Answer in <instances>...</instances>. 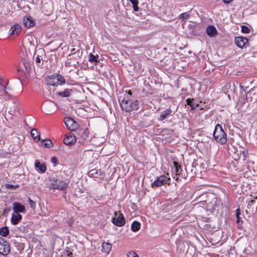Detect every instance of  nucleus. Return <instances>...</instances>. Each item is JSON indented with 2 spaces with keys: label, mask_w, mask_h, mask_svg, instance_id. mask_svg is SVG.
I'll return each mask as SVG.
<instances>
[{
  "label": "nucleus",
  "mask_w": 257,
  "mask_h": 257,
  "mask_svg": "<svg viewBox=\"0 0 257 257\" xmlns=\"http://www.w3.org/2000/svg\"><path fill=\"white\" fill-rule=\"evenodd\" d=\"M237 220H236V223L238 225H241L242 223V221L241 220V217L240 216L236 217Z\"/></svg>",
  "instance_id": "40"
},
{
  "label": "nucleus",
  "mask_w": 257,
  "mask_h": 257,
  "mask_svg": "<svg viewBox=\"0 0 257 257\" xmlns=\"http://www.w3.org/2000/svg\"><path fill=\"white\" fill-rule=\"evenodd\" d=\"M41 143L43 144L46 148H51L53 146V143L51 140L49 139L43 140Z\"/></svg>",
  "instance_id": "31"
},
{
  "label": "nucleus",
  "mask_w": 257,
  "mask_h": 257,
  "mask_svg": "<svg viewBox=\"0 0 257 257\" xmlns=\"http://www.w3.org/2000/svg\"><path fill=\"white\" fill-rule=\"evenodd\" d=\"M250 202L252 203H254L255 202V200H251L250 201Z\"/></svg>",
  "instance_id": "52"
},
{
  "label": "nucleus",
  "mask_w": 257,
  "mask_h": 257,
  "mask_svg": "<svg viewBox=\"0 0 257 257\" xmlns=\"http://www.w3.org/2000/svg\"><path fill=\"white\" fill-rule=\"evenodd\" d=\"M189 16H190L189 14H188L187 12H186V13L181 14L179 16V19H181V20L187 19L189 17Z\"/></svg>",
  "instance_id": "34"
},
{
  "label": "nucleus",
  "mask_w": 257,
  "mask_h": 257,
  "mask_svg": "<svg viewBox=\"0 0 257 257\" xmlns=\"http://www.w3.org/2000/svg\"><path fill=\"white\" fill-rule=\"evenodd\" d=\"M78 132L79 134H81V138L83 140H85L88 137L89 132L87 128H80L76 131V132Z\"/></svg>",
  "instance_id": "21"
},
{
  "label": "nucleus",
  "mask_w": 257,
  "mask_h": 257,
  "mask_svg": "<svg viewBox=\"0 0 257 257\" xmlns=\"http://www.w3.org/2000/svg\"><path fill=\"white\" fill-rule=\"evenodd\" d=\"M213 135L214 140L221 145L225 144L226 143V135L220 124H218L215 126Z\"/></svg>",
  "instance_id": "2"
},
{
  "label": "nucleus",
  "mask_w": 257,
  "mask_h": 257,
  "mask_svg": "<svg viewBox=\"0 0 257 257\" xmlns=\"http://www.w3.org/2000/svg\"><path fill=\"white\" fill-rule=\"evenodd\" d=\"M128 94L130 95H131L132 94V92L131 90H128V92H127Z\"/></svg>",
  "instance_id": "51"
},
{
  "label": "nucleus",
  "mask_w": 257,
  "mask_h": 257,
  "mask_svg": "<svg viewBox=\"0 0 257 257\" xmlns=\"http://www.w3.org/2000/svg\"><path fill=\"white\" fill-rule=\"evenodd\" d=\"M206 33L210 37H213L217 35V31L214 26H209L206 29Z\"/></svg>",
  "instance_id": "18"
},
{
  "label": "nucleus",
  "mask_w": 257,
  "mask_h": 257,
  "mask_svg": "<svg viewBox=\"0 0 257 257\" xmlns=\"http://www.w3.org/2000/svg\"><path fill=\"white\" fill-rule=\"evenodd\" d=\"M78 192L80 193V194L84 193V191L82 189H79Z\"/></svg>",
  "instance_id": "49"
},
{
  "label": "nucleus",
  "mask_w": 257,
  "mask_h": 257,
  "mask_svg": "<svg viewBox=\"0 0 257 257\" xmlns=\"http://www.w3.org/2000/svg\"><path fill=\"white\" fill-rule=\"evenodd\" d=\"M72 92V90L71 89L67 88L64 90L63 91H59L57 92V94L58 96L65 97H68L70 95V93Z\"/></svg>",
  "instance_id": "24"
},
{
  "label": "nucleus",
  "mask_w": 257,
  "mask_h": 257,
  "mask_svg": "<svg viewBox=\"0 0 257 257\" xmlns=\"http://www.w3.org/2000/svg\"><path fill=\"white\" fill-rule=\"evenodd\" d=\"M231 1H232V0H223V2H224V3H225L226 4H229Z\"/></svg>",
  "instance_id": "47"
},
{
  "label": "nucleus",
  "mask_w": 257,
  "mask_h": 257,
  "mask_svg": "<svg viewBox=\"0 0 257 257\" xmlns=\"http://www.w3.org/2000/svg\"><path fill=\"white\" fill-rule=\"evenodd\" d=\"M6 85L3 86H0V96H3L5 95H8L10 96V94L6 90Z\"/></svg>",
  "instance_id": "33"
},
{
  "label": "nucleus",
  "mask_w": 257,
  "mask_h": 257,
  "mask_svg": "<svg viewBox=\"0 0 257 257\" xmlns=\"http://www.w3.org/2000/svg\"><path fill=\"white\" fill-rule=\"evenodd\" d=\"M28 199L31 206L32 207H33V206L35 205V203L33 200H32L30 198H29Z\"/></svg>",
  "instance_id": "42"
},
{
  "label": "nucleus",
  "mask_w": 257,
  "mask_h": 257,
  "mask_svg": "<svg viewBox=\"0 0 257 257\" xmlns=\"http://www.w3.org/2000/svg\"><path fill=\"white\" fill-rule=\"evenodd\" d=\"M66 252L67 254V255L69 257H72L73 253H72V251H71V249L70 248H67L66 249Z\"/></svg>",
  "instance_id": "39"
},
{
  "label": "nucleus",
  "mask_w": 257,
  "mask_h": 257,
  "mask_svg": "<svg viewBox=\"0 0 257 257\" xmlns=\"http://www.w3.org/2000/svg\"><path fill=\"white\" fill-rule=\"evenodd\" d=\"M241 32L243 33L248 34L250 33V29L246 26H241Z\"/></svg>",
  "instance_id": "35"
},
{
  "label": "nucleus",
  "mask_w": 257,
  "mask_h": 257,
  "mask_svg": "<svg viewBox=\"0 0 257 257\" xmlns=\"http://www.w3.org/2000/svg\"><path fill=\"white\" fill-rule=\"evenodd\" d=\"M170 178L165 175H161L157 178L155 181L152 183V188L160 187L165 184H170Z\"/></svg>",
  "instance_id": "5"
},
{
  "label": "nucleus",
  "mask_w": 257,
  "mask_h": 257,
  "mask_svg": "<svg viewBox=\"0 0 257 257\" xmlns=\"http://www.w3.org/2000/svg\"><path fill=\"white\" fill-rule=\"evenodd\" d=\"M120 105L121 109L126 112H130L137 110L139 108V103L137 100H130L126 97H124L121 102Z\"/></svg>",
  "instance_id": "1"
},
{
  "label": "nucleus",
  "mask_w": 257,
  "mask_h": 257,
  "mask_svg": "<svg viewBox=\"0 0 257 257\" xmlns=\"http://www.w3.org/2000/svg\"><path fill=\"white\" fill-rule=\"evenodd\" d=\"M55 77H56L57 80H58V85H62L65 83V79L63 76L59 74H55Z\"/></svg>",
  "instance_id": "30"
},
{
  "label": "nucleus",
  "mask_w": 257,
  "mask_h": 257,
  "mask_svg": "<svg viewBox=\"0 0 257 257\" xmlns=\"http://www.w3.org/2000/svg\"><path fill=\"white\" fill-rule=\"evenodd\" d=\"M51 13V11H50V13ZM49 14H49V13H48V14H47V15H49Z\"/></svg>",
  "instance_id": "54"
},
{
  "label": "nucleus",
  "mask_w": 257,
  "mask_h": 257,
  "mask_svg": "<svg viewBox=\"0 0 257 257\" xmlns=\"http://www.w3.org/2000/svg\"><path fill=\"white\" fill-rule=\"evenodd\" d=\"M112 221L114 225L119 227L123 226L125 223V218L122 213H120L117 217H113Z\"/></svg>",
  "instance_id": "7"
},
{
  "label": "nucleus",
  "mask_w": 257,
  "mask_h": 257,
  "mask_svg": "<svg viewBox=\"0 0 257 257\" xmlns=\"http://www.w3.org/2000/svg\"><path fill=\"white\" fill-rule=\"evenodd\" d=\"M22 63L25 68V70L23 71L24 72L29 73L31 70V67L29 59H27L25 58H23Z\"/></svg>",
  "instance_id": "20"
},
{
  "label": "nucleus",
  "mask_w": 257,
  "mask_h": 257,
  "mask_svg": "<svg viewBox=\"0 0 257 257\" xmlns=\"http://www.w3.org/2000/svg\"><path fill=\"white\" fill-rule=\"evenodd\" d=\"M220 203V198L217 196L213 195L211 199L207 203L206 201H202L198 203L199 206L206 205V209L207 210L213 212L217 207H218Z\"/></svg>",
  "instance_id": "3"
},
{
  "label": "nucleus",
  "mask_w": 257,
  "mask_h": 257,
  "mask_svg": "<svg viewBox=\"0 0 257 257\" xmlns=\"http://www.w3.org/2000/svg\"><path fill=\"white\" fill-rule=\"evenodd\" d=\"M11 210V208H5V209H4V213H8V212H9Z\"/></svg>",
  "instance_id": "44"
},
{
  "label": "nucleus",
  "mask_w": 257,
  "mask_h": 257,
  "mask_svg": "<svg viewBox=\"0 0 257 257\" xmlns=\"http://www.w3.org/2000/svg\"><path fill=\"white\" fill-rule=\"evenodd\" d=\"M255 94L254 89H251L249 92H248L245 96V99L247 101H251L252 100L251 95Z\"/></svg>",
  "instance_id": "28"
},
{
  "label": "nucleus",
  "mask_w": 257,
  "mask_h": 257,
  "mask_svg": "<svg viewBox=\"0 0 257 257\" xmlns=\"http://www.w3.org/2000/svg\"><path fill=\"white\" fill-rule=\"evenodd\" d=\"M22 28L19 24H15L13 25L9 30V34L17 37L21 33Z\"/></svg>",
  "instance_id": "9"
},
{
  "label": "nucleus",
  "mask_w": 257,
  "mask_h": 257,
  "mask_svg": "<svg viewBox=\"0 0 257 257\" xmlns=\"http://www.w3.org/2000/svg\"><path fill=\"white\" fill-rule=\"evenodd\" d=\"M35 167L36 170L41 173H44L46 171V167L45 163H41L38 160L35 161Z\"/></svg>",
  "instance_id": "17"
},
{
  "label": "nucleus",
  "mask_w": 257,
  "mask_h": 257,
  "mask_svg": "<svg viewBox=\"0 0 257 257\" xmlns=\"http://www.w3.org/2000/svg\"><path fill=\"white\" fill-rule=\"evenodd\" d=\"M50 181V188L52 189H59L65 191L68 186V183L66 182L54 178L51 179Z\"/></svg>",
  "instance_id": "4"
},
{
  "label": "nucleus",
  "mask_w": 257,
  "mask_h": 257,
  "mask_svg": "<svg viewBox=\"0 0 257 257\" xmlns=\"http://www.w3.org/2000/svg\"><path fill=\"white\" fill-rule=\"evenodd\" d=\"M9 113H10L12 115H13V113H12V111H9Z\"/></svg>",
  "instance_id": "53"
},
{
  "label": "nucleus",
  "mask_w": 257,
  "mask_h": 257,
  "mask_svg": "<svg viewBox=\"0 0 257 257\" xmlns=\"http://www.w3.org/2000/svg\"><path fill=\"white\" fill-rule=\"evenodd\" d=\"M25 206L18 202L13 203V210L15 213H23L25 211Z\"/></svg>",
  "instance_id": "10"
},
{
  "label": "nucleus",
  "mask_w": 257,
  "mask_h": 257,
  "mask_svg": "<svg viewBox=\"0 0 257 257\" xmlns=\"http://www.w3.org/2000/svg\"><path fill=\"white\" fill-rule=\"evenodd\" d=\"M76 138L75 135L69 134L66 135L63 139V142L64 144L67 146H71L75 143Z\"/></svg>",
  "instance_id": "8"
},
{
  "label": "nucleus",
  "mask_w": 257,
  "mask_h": 257,
  "mask_svg": "<svg viewBox=\"0 0 257 257\" xmlns=\"http://www.w3.org/2000/svg\"><path fill=\"white\" fill-rule=\"evenodd\" d=\"M166 131H167V133L169 134H171L173 132V131L172 130H166Z\"/></svg>",
  "instance_id": "50"
},
{
  "label": "nucleus",
  "mask_w": 257,
  "mask_h": 257,
  "mask_svg": "<svg viewBox=\"0 0 257 257\" xmlns=\"http://www.w3.org/2000/svg\"><path fill=\"white\" fill-rule=\"evenodd\" d=\"M140 227L141 223L136 221L133 222L131 226L132 229L134 232L138 231L140 229Z\"/></svg>",
  "instance_id": "26"
},
{
  "label": "nucleus",
  "mask_w": 257,
  "mask_h": 257,
  "mask_svg": "<svg viewBox=\"0 0 257 257\" xmlns=\"http://www.w3.org/2000/svg\"><path fill=\"white\" fill-rule=\"evenodd\" d=\"M254 198L257 199V196H255Z\"/></svg>",
  "instance_id": "55"
},
{
  "label": "nucleus",
  "mask_w": 257,
  "mask_h": 257,
  "mask_svg": "<svg viewBox=\"0 0 257 257\" xmlns=\"http://www.w3.org/2000/svg\"><path fill=\"white\" fill-rule=\"evenodd\" d=\"M9 233V230L7 226H4L0 228V235L2 236H6Z\"/></svg>",
  "instance_id": "29"
},
{
  "label": "nucleus",
  "mask_w": 257,
  "mask_h": 257,
  "mask_svg": "<svg viewBox=\"0 0 257 257\" xmlns=\"http://www.w3.org/2000/svg\"><path fill=\"white\" fill-rule=\"evenodd\" d=\"M240 215V208H238L236 210V217L239 216Z\"/></svg>",
  "instance_id": "43"
},
{
  "label": "nucleus",
  "mask_w": 257,
  "mask_h": 257,
  "mask_svg": "<svg viewBox=\"0 0 257 257\" xmlns=\"http://www.w3.org/2000/svg\"><path fill=\"white\" fill-rule=\"evenodd\" d=\"M22 216L19 213H13L12 215L11 222L13 225H16L22 219Z\"/></svg>",
  "instance_id": "19"
},
{
  "label": "nucleus",
  "mask_w": 257,
  "mask_h": 257,
  "mask_svg": "<svg viewBox=\"0 0 257 257\" xmlns=\"http://www.w3.org/2000/svg\"><path fill=\"white\" fill-rule=\"evenodd\" d=\"M112 245L111 244L104 242L102 244V251L108 253L110 251L111 249Z\"/></svg>",
  "instance_id": "23"
},
{
  "label": "nucleus",
  "mask_w": 257,
  "mask_h": 257,
  "mask_svg": "<svg viewBox=\"0 0 257 257\" xmlns=\"http://www.w3.org/2000/svg\"><path fill=\"white\" fill-rule=\"evenodd\" d=\"M51 161L53 163H56L57 162V159L55 157H53L51 158Z\"/></svg>",
  "instance_id": "46"
},
{
  "label": "nucleus",
  "mask_w": 257,
  "mask_h": 257,
  "mask_svg": "<svg viewBox=\"0 0 257 257\" xmlns=\"http://www.w3.org/2000/svg\"><path fill=\"white\" fill-rule=\"evenodd\" d=\"M133 9L135 11L137 12L139 10V7L138 5L133 6Z\"/></svg>",
  "instance_id": "45"
},
{
  "label": "nucleus",
  "mask_w": 257,
  "mask_h": 257,
  "mask_svg": "<svg viewBox=\"0 0 257 257\" xmlns=\"http://www.w3.org/2000/svg\"><path fill=\"white\" fill-rule=\"evenodd\" d=\"M171 115H172V110L170 108H167L161 113L158 119L159 121H163Z\"/></svg>",
  "instance_id": "14"
},
{
  "label": "nucleus",
  "mask_w": 257,
  "mask_h": 257,
  "mask_svg": "<svg viewBox=\"0 0 257 257\" xmlns=\"http://www.w3.org/2000/svg\"><path fill=\"white\" fill-rule=\"evenodd\" d=\"M235 43L239 48L246 47L248 39L244 37H237L235 38Z\"/></svg>",
  "instance_id": "11"
},
{
  "label": "nucleus",
  "mask_w": 257,
  "mask_h": 257,
  "mask_svg": "<svg viewBox=\"0 0 257 257\" xmlns=\"http://www.w3.org/2000/svg\"><path fill=\"white\" fill-rule=\"evenodd\" d=\"M88 175L89 177L94 178H102L104 176V173L100 170H97L96 169L91 170L89 173Z\"/></svg>",
  "instance_id": "12"
},
{
  "label": "nucleus",
  "mask_w": 257,
  "mask_h": 257,
  "mask_svg": "<svg viewBox=\"0 0 257 257\" xmlns=\"http://www.w3.org/2000/svg\"><path fill=\"white\" fill-rule=\"evenodd\" d=\"M127 257H139V255L134 251H129L127 253Z\"/></svg>",
  "instance_id": "36"
},
{
  "label": "nucleus",
  "mask_w": 257,
  "mask_h": 257,
  "mask_svg": "<svg viewBox=\"0 0 257 257\" xmlns=\"http://www.w3.org/2000/svg\"><path fill=\"white\" fill-rule=\"evenodd\" d=\"M31 135L35 141L39 142L40 140V132L37 129H32L31 131Z\"/></svg>",
  "instance_id": "22"
},
{
  "label": "nucleus",
  "mask_w": 257,
  "mask_h": 257,
  "mask_svg": "<svg viewBox=\"0 0 257 257\" xmlns=\"http://www.w3.org/2000/svg\"><path fill=\"white\" fill-rule=\"evenodd\" d=\"M64 123L67 128L69 130H73L75 127V122L74 120L68 117H66L64 119Z\"/></svg>",
  "instance_id": "13"
},
{
  "label": "nucleus",
  "mask_w": 257,
  "mask_h": 257,
  "mask_svg": "<svg viewBox=\"0 0 257 257\" xmlns=\"http://www.w3.org/2000/svg\"><path fill=\"white\" fill-rule=\"evenodd\" d=\"M193 99L187 98L186 99L187 104L192 107V108L194 107V104L193 103Z\"/></svg>",
  "instance_id": "37"
},
{
  "label": "nucleus",
  "mask_w": 257,
  "mask_h": 257,
  "mask_svg": "<svg viewBox=\"0 0 257 257\" xmlns=\"http://www.w3.org/2000/svg\"><path fill=\"white\" fill-rule=\"evenodd\" d=\"M71 52L72 55H76L78 58H80L82 55V51L79 48L77 50L75 48H73L71 49Z\"/></svg>",
  "instance_id": "27"
},
{
  "label": "nucleus",
  "mask_w": 257,
  "mask_h": 257,
  "mask_svg": "<svg viewBox=\"0 0 257 257\" xmlns=\"http://www.w3.org/2000/svg\"><path fill=\"white\" fill-rule=\"evenodd\" d=\"M173 166L175 170L176 174L177 175H180L181 172L182 171L181 166L179 165L177 162L176 161L173 162Z\"/></svg>",
  "instance_id": "25"
},
{
  "label": "nucleus",
  "mask_w": 257,
  "mask_h": 257,
  "mask_svg": "<svg viewBox=\"0 0 257 257\" xmlns=\"http://www.w3.org/2000/svg\"><path fill=\"white\" fill-rule=\"evenodd\" d=\"M128 1L133 5H137L139 4L138 0H128Z\"/></svg>",
  "instance_id": "41"
},
{
  "label": "nucleus",
  "mask_w": 257,
  "mask_h": 257,
  "mask_svg": "<svg viewBox=\"0 0 257 257\" xmlns=\"http://www.w3.org/2000/svg\"><path fill=\"white\" fill-rule=\"evenodd\" d=\"M6 187L8 189H15L16 188H18L19 186L7 184L6 185Z\"/></svg>",
  "instance_id": "38"
},
{
  "label": "nucleus",
  "mask_w": 257,
  "mask_h": 257,
  "mask_svg": "<svg viewBox=\"0 0 257 257\" xmlns=\"http://www.w3.org/2000/svg\"><path fill=\"white\" fill-rule=\"evenodd\" d=\"M2 240L0 243V254L6 255L10 252V246L9 242L2 237Z\"/></svg>",
  "instance_id": "6"
},
{
  "label": "nucleus",
  "mask_w": 257,
  "mask_h": 257,
  "mask_svg": "<svg viewBox=\"0 0 257 257\" xmlns=\"http://www.w3.org/2000/svg\"><path fill=\"white\" fill-rule=\"evenodd\" d=\"M45 81L48 85L52 86L58 85V80H57L56 77H55V75L46 77L45 78Z\"/></svg>",
  "instance_id": "16"
},
{
  "label": "nucleus",
  "mask_w": 257,
  "mask_h": 257,
  "mask_svg": "<svg viewBox=\"0 0 257 257\" xmlns=\"http://www.w3.org/2000/svg\"><path fill=\"white\" fill-rule=\"evenodd\" d=\"M23 22L25 27L27 28L33 27L35 25V21L30 16L24 17Z\"/></svg>",
  "instance_id": "15"
},
{
  "label": "nucleus",
  "mask_w": 257,
  "mask_h": 257,
  "mask_svg": "<svg viewBox=\"0 0 257 257\" xmlns=\"http://www.w3.org/2000/svg\"><path fill=\"white\" fill-rule=\"evenodd\" d=\"M98 57V56H94L92 53H90L88 58L89 61L91 63L95 62L96 63L99 62V61L97 59Z\"/></svg>",
  "instance_id": "32"
},
{
  "label": "nucleus",
  "mask_w": 257,
  "mask_h": 257,
  "mask_svg": "<svg viewBox=\"0 0 257 257\" xmlns=\"http://www.w3.org/2000/svg\"><path fill=\"white\" fill-rule=\"evenodd\" d=\"M36 62L37 63H40L41 62V59L39 58V57H37L36 59Z\"/></svg>",
  "instance_id": "48"
}]
</instances>
